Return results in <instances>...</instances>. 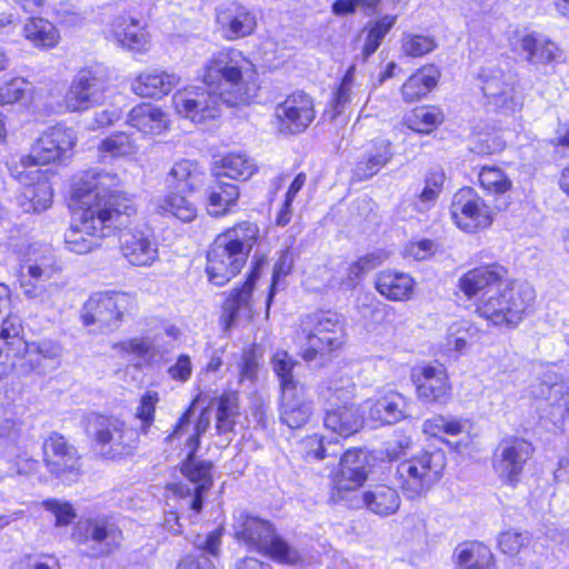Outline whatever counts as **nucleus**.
<instances>
[{
  "instance_id": "obj_1",
  "label": "nucleus",
  "mask_w": 569,
  "mask_h": 569,
  "mask_svg": "<svg viewBox=\"0 0 569 569\" xmlns=\"http://www.w3.org/2000/svg\"><path fill=\"white\" fill-rule=\"evenodd\" d=\"M202 82L204 87L184 88L172 97L177 113L197 123L219 117L222 106L250 103L259 89L254 64L236 49L213 53L203 66Z\"/></svg>"
},
{
  "instance_id": "obj_2",
  "label": "nucleus",
  "mask_w": 569,
  "mask_h": 569,
  "mask_svg": "<svg viewBox=\"0 0 569 569\" xmlns=\"http://www.w3.org/2000/svg\"><path fill=\"white\" fill-rule=\"evenodd\" d=\"M120 178L109 172L90 170L72 192L76 223L64 233L66 248L86 254L101 246V239L111 236L126 223L124 217L134 208L118 188Z\"/></svg>"
},
{
  "instance_id": "obj_3",
  "label": "nucleus",
  "mask_w": 569,
  "mask_h": 569,
  "mask_svg": "<svg viewBox=\"0 0 569 569\" xmlns=\"http://www.w3.org/2000/svg\"><path fill=\"white\" fill-rule=\"evenodd\" d=\"M259 238V227L242 221L220 233L207 254V274L211 283L224 286L248 260Z\"/></svg>"
},
{
  "instance_id": "obj_4",
  "label": "nucleus",
  "mask_w": 569,
  "mask_h": 569,
  "mask_svg": "<svg viewBox=\"0 0 569 569\" xmlns=\"http://www.w3.org/2000/svg\"><path fill=\"white\" fill-rule=\"evenodd\" d=\"M535 298L531 284L512 281L502 290L482 299L476 312L493 326L516 328L531 308Z\"/></svg>"
},
{
  "instance_id": "obj_5",
  "label": "nucleus",
  "mask_w": 569,
  "mask_h": 569,
  "mask_svg": "<svg viewBox=\"0 0 569 569\" xmlns=\"http://www.w3.org/2000/svg\"><path fill=\"white\" fill-rule=\"evenodd\" d=\"M233 528L238 540L276 561L292 565L300 559L299 552L280 538L267 520L240 512Z\"/></svg>"
},
{
  "instance_id": "obj_6",
  "label": "nucleus",
  "mask_w": 569,
  "mask_h": 569,
  "mask_svg": "<svg viewBox=\"0 0 569 569\" xmlns=\"http://www.w3.org/2000/svg\"><path fill=\"white\" fill-rule=\"evenodd\" d=\"M86 431L94 448L108 459L131 455L138 443L137 431L114 416L89 415Z\"/></svg>"
},
{
  "instance_id": "obj_7",
  "label": "nucleus",
  "mask_w": 569,
  "mask_h": 569,
  "mask_svg": "<svg viewBox=\"0 0 569 569\" xmlns=\"http://www.w3.org/2000/svg\"><path fill=\"white\" fill-rule=\"evenodd\" d=\"M446 466V456L441 450L422 451L401 461L396 478L408 499L425 496L437 483Z\"/></svg>"
},
{
  "instance_id": "obj_8",
  "label": "nucleus",
  "mask_w": 569,
  "mask_h": 569,
  "mask_svg": "<svg viewBox=\"0 0 569 569\" xmlns=\"http://www.w3.org/2000/svg\"><path fill=\"white\" fill-rule=\"evenodd\" d=\"M71 538L89 558H103L113 553L123 540V533L113 519L106 515L82 517L73 527Z\"/></svg>"
},
{
  "instance_id": "obj_9",
  "label": "nucleus",
  "mask_w": 569,
  "mask_h": 569,
  "mask_svg": "<svg viewBox=\"0 0 569 569\" xmlns=\"http://www.w3.org/2000/svg\"><path fill=\"white\" fill-rule=\"evenodd\" d=\"M343 326L339 315L333 312L316 313L305 321L301 340L302 358L307 361L316 359L318 355H327L343 345Z\"/></svg>"
},
{
  "instance_id": "obj_10",
  "label": "nucleus",
  "mask_w": 569,
  "mask_h": 569,
  "mask_svg": "<svg viewBox=\"0 0 569 569\" xmlns=\"http://www.w3.org/2000/svg\"><path fill=\"white\" fill-rule=\"evenodd\" d=\"M132 305V297L126 292H97L82 306L80 318L86 327L97 326L100 332L113 331Z\"/></svg>"
},
{
  "instance_id": "obj_11",
  "label": "nucleus",
  "mask_w": 569,
  "mask_h": 569,
  "mask_svg": "<svg viewBox=\"0 0 569 569\" xmlns=\"http://www.w3.org/2000/svg\"><path fill=\"white\" fill-rule=\"evenodd\" d=\"M479 78L481 90L488 103L506 112H513L522 106V94L518 89V76L496 66L481 68Z\"/></svg>"
},
{
  "instance_id": "obj_12",
  "label": "nucleus",
  "mask_w": 569,
  "mask_h": 569,
  "mask_svg": "<svg viewBox=\"0 0 569 569\" xmlns=\"http://www.w3.org/2000/svg\"><path fill=\"white\" fill-rule=\"evenodd\" d=\"M76 144L74 132L63 126L48 128L31 147L30 154L21 158V168H38L69 157Z\"/></svg>"
},
{
  "instance_id": "obj_13",
  "label": "nucleus",
  "mask_w": 569,
  "mask_h": 569,
  "mask_svg": "<svg viewBox=\"0 0 569 569\" xmlns=\"http://www.w3.org/2000/svg\"><path fill=\"white\" fill-rule=\"evenodd\" d=\"M509 46L513 54L537 70L553 67L562 58L558 44L538 32H515L509 39Z\"/></svg>"
},
{
  "instance_id": "obj_14",
  "label": "nucleus",
  "mask_w": 569,
  "mask_h": 569,
  "mask_svg": "<svg viewBox=\"0 0 569 569\" xmlns=\"http://www.w3.org/2000/svg\"><path fill=\"white\" fill-rule=\"evenodd\" d=\"M450 212L457 227L467 232L488 228L493 221L492 209L472 188H462L455 193Z\"/></svg>"
},
{
  "instance_id": "obj_15",
  "label": "nucleus",
  "mask_w": 569,
  "mask_h": 569,
  "mask_svg": "<svg viewBox=\"0 0 569 569\" xmlns=\"http://www.w3.org/2000/svg\"><path fill=\"white\" fill-rule=\"evenodd\" d=\"M106 90L103 77L89 69L80 70L64 94V107L71 112L88 110L104 101Z\"/></svg>"
},
{
  "instance_id": "obj_16",
  "label": "nucleus",
  "mask_w": 569,
  "mask_h": 569,
  "mask_svg": "<svg viewBox=\"0 0 569 569\" xmlns=\"http://www.w3.org/2000/svg\"><path fill=\"white\" fill-rule=\"evenodd\" d=\"M369 456L361 449H348L340 458L339 471L333 477L337 499L347 500L358 492L369 475Z\"/></svg>"
},
{
  "instance_id": "obj_17",
  "label": "nucleus",
  "mask_w": 569,
  "mask_h": 569,
  "mask_svg": "<svg viewBox=\"0 0 569 569\" xmlns=\"http://www.w3.org/2000/svg\"><path fill=\"white\" fill-rule=\"evenodd\" d=\"M274 117L278 120V128L281 132L300 133L316 118L313 100L303 91H296L276 107Z\"/></svg>"
},
{
  "instance_id": "obj_18",
  "label": "nucleus",
  "mask_w": 569,
  "mask_h": 569,
  "mask_svg": "<svg viewBox=\"0 0 569 569\" xmlns=\"http://www.w3.org/2000/svg\"><path fill=\"white\" fill-rule=\"evenodd\" d=\"M181 473L196 487L193 491L182 485H174L173 489L180 497H190L189 507L196 513L202 509L203 493L207 492L213 482L211 470L212 463L206 460H198L196 452L188 449L187 457L181 465Z\"/></svg>"
},
{
  "instance_id": "obj_19",
  "label": "nucleus",
  "mask_w": 569,
  "mask_h": 569,
  "mask_svg": "<svg viewBox=\"0 0 569 569\" xmlns=\"http://www.w3.org/2000/svg\"><path fill=\"white\" fill-rule=\"evenodd\" d=\"M532 452L531 443L523 439L502 440L495 452L493 468L505 482L513 485Z\"/></svg>"
},
{
  "instance_id": "obj_20",
  "label": "nucleus",
  "mask_w": 569,
  "mask_h": 569,
  "mask_svg": "<svg viewBox=\"0 0 569 569\" xmlns=\"http://www.w3.org/2000/svg\"><path fill=\"white\" fill-rule=\"evenodd\" d=\"M43 460L50 473L62 481H73L80 470L77 449L62 436L51 435L43 442Z\"/></svg>"
},
{
  "instance_id": "obj_21",
  "label": "nucleus",
  "mask_w": 569,
  "mask_h": 569,
  "mask_svg": "<svg viewBox=\"0 0 569 569\" xmlns=\"http://www.w3.org/2000/svg\"><path fill=\"white\" fill-rule=\"evenodd\" d=\"M410 379L418 399L425 402H446L450 396L447 369L442 365H421L412 368Z\"/></svg>"
},
{
  "instance_id": "obj_22",
  "label": "nucleus",
  "mask_w": 569,
  "mask_h": 569,
  "mask_svg": "<svg viewBox=\"0 0 569 569\" xmlns=\"http://www.w3.org/2000/svg\"><path fill=\"white\" fill-rule=\"evenodd\" d=\"M120 251L132 266L150 267L159 260L158 242L149 229H131L120 236Z\"/></svg>"
},
{
  "instance_id": "obj_23",
  "label": "nucleus",
  "mask_w": 569,
  "mask_h": 569,
  "mask_svg": "<svg viewBox=\"0 0 569 569\" xmlns=\"http://www.w3.org/2000/svg\"><path fill=\"white\" fill-rule=\"evenodd\" d=\"M21 270L26 280L48 282L61 271V267L51 246L32 243L28 247Z\"/></svg>"
},
{
  "instance_id": "obj_24",
  "label": "nucleus",
  "mask_w": 569,
  "mask_h": 569,
  "mask_svg": "<svg viewBox=\"0 0 569 569\" xmlns=\"http://www.w3.org/2000/svg\"><path fill=\"white\" fill-rule=\"evenodd\" d=\"M217 22L228 40H236L254 31L257 17L247 6L231 1L217 10Z\"/></svg>"
},
{
  "instance_id": "obj_25",
  "label": "nucleus",
  "mask_w": 569,
  "mask_h": 569,
  "mask_svg": "<svg viewBox=\"0 0 569 569\" xmlns=\"http://www.w3.org/2000/svg\"><path fill=\"white\" fill-rule=\"evenodd\" d=\"M369 419L380 425H393L409 417V401L400 392L388 390L365 401Z\"/></svg>"
},
{
  "instance_id": "obj_26",
  "label": "nucleus",
  "mask_w": 569,
  "mask_h": 569,
  "mask_svg": "<svg viewBox=\"0 0 569 569\" xmlns=\"http://www.w3.org/2000/svg\"><path fill=\"white\" fill-rule=\"evenodd\" d=\"M12 176L26 186L24 197L31 202L33 211H42L50 207L52 201V191L46 179L44 172L39 168H11Z\"/></svg>"
},
{
  "instance_id": "obj_27",
  "label": "nucleus",
  "mask_w": 569,
  "mask_h": 569,
  "mask_svg": "<svg viewBox=\"0 0 569 569\" xmlns=\"http://www.w3.org/2000/svg\"><path fill=\"white\" fill-rule=\"evenodd\" d=\"M264 260H258L241 288L232 290L223 305L222 320L229 328L240 316H250L251 295L254 281L259 277V270Z\"/></svg>"
},
{
  "instance_id": "obj_28",
  "label": "nucleus",
  "mask_w": 569,
  "mask_h": 569,
  "mask_svg": "<svg viewBox=\"0 0 569 569\" xmlns=\"http://www.w3.org/2000/svg\"><path fill=\"white\" fill-rule=\"evenodd\" d=\"M312 415V402L306 397V388L281 392L280 418L289 428L305 426Z\"/></svg>"
},
{
  "instance_id": "obj_29",
  "label": "nucleus",
  "mask_w": 569,
  "mask_h": 569,
  "mask_svg": "<svg viewBox=\"0 0 569 569\" xmlns=\"http://www.w3.org/2000/svg\"><path fill=\"white\" fill-rule=\"evenodd\" d=\"M393 157L391 143L387 139H376L359 159L353 169L357 180H368L387 166Z\"/></svg>"
},
{
  "instance_id": "obj_30",
  "label": "nucleus",
  "mask_w": 569,
  "mask_h": 569,
  "mask_svg": "<svg viewBox=\"0 0 569 569\" xmlns=\"http://www.w3.org/2000/svg\"><path fill=\"white\" fill-rule=\"evenodd\" d=\"M180 82V77L166 71H147L140 73L132 82V91L146 98H161Z\"/></svg>"
},
{
  "instance_id": "obj_31",
  "label": "nucleus",
  "mask_w": 569,
  "mask_h": 569,
  "mask_svg": "<svg viewBox=\"0 0 569 569\" xmlns=\"http://www.w3.org/2000/svg\"><path fill=\"white\" fill-rule=\"evenodd\" d=\"M506 274L507 270L500 264L481 266L462 274L459 279V288L467 297L472 298L486 288L500 282Z\"/></svg>"
},
{
  "instance_id": "obj_32",
  "label": "nucleus",
  "mask_w": 569,
  "mask_h": 569,
  "mask_svg": "<svg viewBox=\"0 0 569 569\" xmlns=\"http://www.w3.org/2000/svg\"><path fill=\"white\" fill-rule=\"evenodd\" d=\"M377 291L391 301H407L415 290L413 279L406 272L383 270L376 278Z\"/></svg>"
},
{
  "instance_id": "obj_33",
  "label": "nucleus",
  "mask_w": 569,
  "mask_h": 569,
  "mask_svg": "<svg viewBox=\"0 0 569 569\" xmlns=\"http://www.w3.org/2000/svg\"><path fill=\"white\" fill-rule=\"evenodd\" d=\"M191 413L192 406L180 417L173 431L166 438V441L173 442L184 437L186 448L191 449V452H197L200 446V437L208 430L211 417L208 410H203L194 426H191Z\"/></svg>"
},
{
  "instance_id": "obj_34",
  "label": "nucleus",
  "mask_w": 569,
  "mask_h": 569,
  "mask_svg": "<svg viewBox=\"0 0 569 569\" xmlns=\"http://www.w3.org/2000/svg\"><path fill=\"white\" fill-rule=\"evenodd\" d=\"M128 123L144 134H160L168 126L164 112L150 103H140L128 114Z\"/></svg>"
},
{
  "instance_id": "obj_35",
  "label": "nucleus",
  "mask_w": 569,
  "mask_h": 569,
  "mask_svg": "<svg viewBox=\"0 0 569 569\" xmlns=\"http://www.w3.org/2000/svg\"><path fill=\"white\" fill-rule=\"evenodd\" d=\"M359 502H362L371 512L388 517L398 511L401 500L396 489L387 485H377L366 490Z\"/></svg>"
},
{
  "instance_id": "obj_36",
  "label": "nucleus",
  "mask_w": 569,
  "mask_h": 569,
  "mask_svg": "<svg viewBox=\"0 0 569 569\" xmlns=\"http://www.w3.org/2000/svg\"><path fill=\"white\" fill-rule=\"evenodd\" d=\"M362 421L359 409L353 405L330 409L323 419L326 429L340 437H349L358 432L362 427Z\"/></svg>"
},
{
  "instance_id": "obj_37",
  "label": "nucleus",
  "mask_w": 569,
  "mask_h": 569,
  "mask_svg": "<svg viewBox=\"0 0 569 569\" xmlns=\"http://www.w3.org/2000/svg\"><path fill=\"white\" fill-rule=\"evenodd\" d=\"M112 37L123 48L142 52L148 49L147 33L139 26V22L129 17H119L112 23Z\"/></svg>"
},
{
  "instance_id": "obj_38",
  "label": "nucleus",
  "mask_w": 569,
  "mask_h": 569,
  "mask_svg": "<svg viewBox=\"0 0 569 569\" xmlns=\"http://www.w3.org/2000/svg\"><path fill=\"white\" fill-rule=\"evenodd\" d=\"M539 396L549 408L548 417L556 425L569 412V381L559 380L553 383H542Z\"/></svg>"
},
{
  "instance_id": "obj_39",
  "label": "nucleus",
  "mask_w": 569,
  "mask_h": 569,
  "mask_svg": "<svg viewBox=\"0 0 569 569\" xmlns=\"http://www.w3.org/2000/svg\"><path fill=\"white\" fill-rule=\"evenodd\" d=\"M169 178L174 190L193 192L203 184L204 171L196 161L183 159L172 166Z\"/></svg>"
},
{
  "instance_id": "obj_40",
  "label": "nucleus",
  "mask_w": 569,
  "mask_h": 569,
  "mask_svg": "<svg viewBox=\"0 0 569 569\" xmlns=\"http://www.w3.org/2000/svg\"><path fill=\"white\" fill-rule=\"evenodd\" d=\"M440 72L435 66H425L402 84V97L407 102H415L426 97L438 83Z\"/></svg>"
},
{
  "instance_id": "obj_41",
  "label": "nucleus",
  "mask_w": 569,
  "mask_h": 569,
  "mask_svg": "<svg viewBox=\"0 0 569 569\" xmlns=\"http://www.w3.org/2000/svg\"><path fill=\"white\" fill-rule=\"evenodd\" d=\"M181 191H171L156 202V211L161 216H172L182 222L192 221L198 213L196 204Z\"/></svg>"
},
{
  "instance_id": "obj_42",
  "label": "nucleus",
  "mask_w": 569,
  "mask_h": 569,
  "mask_svg": "<svg viewBox=\"0 0 569 569\" xmlns=\"http://www.w3.org/2000/svg\"><path fill=\"white\" fill-rule=\"evenodd\" d=\"M21 289L23 296L37 306L43 309H54L59 302L62 286L58 282H37L21 279Z\"/></svg>"
},
{
  "instance_id": "obj_43",
  "label": "nucleus",
  "mask_w": 569,
  "mask_h": 569,
  "mask_svg": "<svg viewBox=\"0 0 569 569\" xmlns=\"http://www.w3.org/2000/svg\"><path fill=\"white\" fill-rule=\"evenodd\" d=\"M397 21V13H386L377 17V19L366 24L363 29L366 38L362 47V56L365 60L378 50L385 37L391 31Z\"/></svg>"
},
{
  "instance_id": "obj_44",
  "label": "nucleus",
  "mask_w": 569,
  "mask_h": 569,
  "mask_svg": "<svg viewBox=\"0 0 569 569\" xmlns=\"http://www.w3.org/2000/svg\"><path fill=\"white\" fill-rule=\"evenodd\" d=\"M498 546L505 555L519 556L520 559L530 567L540 565V559L531 557L532 548L530 538L527 533L517 531H505L498 538Z\"/></svg>"
},
{
  "instance_id": "obj_45",
  "label": "nucleus",
  "mask_w": 569,
  "mask_h": 569,
  "mask_svg": "<svg viewBox=\"0 0 569 569\" xmlns=\"http://www.w3.org/2000/svg\"><path fill=\"white\" fill-rule=\"evenodd\" d=\"M256 170V164L246 153H228L217 160L213 172L217 177H228L231 179H248Z\"/></svg>"
},
{
  "instance_id": "obj_46",
  "label": "nucleus",
  "mask_w": 569,
  "mask_h": 569,
  "mask_svg": "<svg viewBox=\"0 0 569 569\" xmlns=\"http://www.w3.org/2000/svg\"><path fill=\"white\" fill-rule=\"evenodd\" d=\"M271 366L279 380L281 392L305 387L295 375V369L300 366V362L287 351H276L271 358Z\"/></svg>"
},
{
  "instance_id": "obj_47",
  "label": "nucleus",
  "mask_w": 569,
  "mask_h": 569,
  "mask_svg": "<svg viewBox=\"0 0 569 569\" xmlns=\"http://www.w3.org/2000/svg\"><path fill=\"white\" fill-rule=\"evenodd\" d=\"M23 34L39 48H53L59 41L57 28L48 20L42 18H30L24 27Z\"/></svg>"
},
{
  "instance_id": "obj_48",
  "label": "nucleus",
  "mask_w": 569,
  "mask_h": 569,
  "mask_svg": "<svg viewBox=\"0 0 569 569\" xmlns=\"http://www.w3.org/2000/svg\"><path fill=\"white\" fill-rule=\"evenodd\" d=\"M239 189L233 183H219L212 187L209 193V213L211 216H222L233 207L239 199Z\"/></svg>"
},
{
  "instance_id": "obj_49",
  "label": "nucleus",
  "mask_w": 569,
  "mask_h": 569,
  "mask_svg": "<svg viewBox=\"0 0 569 569\" xmlns=\"http://www.w3.org/2000/svg\"><path fill=\"white\" fill-rule=\"evenodd\" d=\"M238 396L229 392L221 395L217 400V422L218 433H229L233 430L234 419L238 416Z\"/></svg>"
},
{
  "instance_id": "obj_50",
  "label": "nucleus",
  "mask_w": 569,
  "mask_h": 569,
  "mask_svg": "<svg viewBox=\"0 0 569 569\" xmlns=\"http://www.w3.org/2000/svg\"><path fill=\"white\" fill-rule=\"evenodd\" d=\"M422 429L425 433L432 437H456L468 430V421L440 415L426 420Z\"/></svg>"
},
{
  "instance_id": "obj_51",
  "label": "nucleus",
  "mask_w": 569,
  "mask_h": 569,
  "mask_svg": "<svg viewBox=\"0 0 569 569\" xmlns=\"http://www.w3.org/2000/svg\"><path fill=\"white\" fill-rule=\"evenodd\" d=\"M98 150L103 158H118L134 154L137 148L127 133L118 132L103 139Z\"/></svg>"
},
{
  "instance_id": "obj_52",
  "label": "nucleus",
  "mask_w": 569,
  "mask_h": 569,
  "mask_svg": "<svg viewBox=\"0 0 569 569\" xmlns=\"http://www.w3.org/2000/svg\"><path fill=\"white\" fill-rule=\"evenodd\" d=\"M442 121V114L435 107L417 108L412 114L407 118L409 128L417 132H430Z\"/></svg>"
},
{
  "instance_id": "obj_53",
  "label": "nucleus",
  "mask_w": 569,
  "mask_h": 569,
  "mask_svg": "<svg viewBox=\"0 0 569 569\" xmlns=\"http://www.w3.org/2000/svg\"><path fill=\"white\" fill-rule=\"evenodd\" d=\"M445 173L441 170L431 171L426 178V186L419 194L417 208L425 212L435 206L443 186Z\"/></svg>"
},
{
  "instance_id": "obj_54",
  "label": "nucleus",
  "mask_w": 569,
  "mask_h": 569,
  "mask_svg": "<svg viewBox=\"0 0 569 569\" xmlns=\"http://www.w3.org/2000/svg\"><path fill=\"white\" fill-rule=\"evenodd\" d=\"M126 356H132L142 362H150L156 357V347L148 338H132L116 346Z\"/></svg>"
},
{
  "instance_id": "obj_55",
  "label": "nucleus",
  "mask_w": 569,
  "mask_h": 569,
  "mask_svg": "<svg viewBox=\"0 0 569 569\" xmlns=\"http://www.w3.org/2000/svg\"><path fill=\"white\" fill-rule=\"evenodd\" d=\"M458 563L462 569H485L491 559V552L481 545H471L459 549Z\"/></svg>"
},
{
  "instance_id": "obj_56",
  "label": "nucleus",
  "mask_w": 569,
  "mask_h": 569,
  "mask_svg": "<svg viewBox=\"0 0 569 569\" xmlns=\"http://www.w3.org/2000/svg\"><path fill=\"white\" fill-rule=\"evenodd\" d=\"M478 177L481 187L491 193H505L511 188V180L497 167H482Z\"/></svg>"
},
{
  "instance_id": "obj_57",
  "label": "nucleus",
  "mask_w": 569,
  "mask_h": 569,
  "mask_svg": "<svg viewBox=\"0 0 569 569\" xmlns=\"http://www.w3.org/2000/svg\"><path fill=\"white\" fill-rule=\"evenodd\" d=\"M437 47L433 38L423 34L403 33L401 39L402 52L408 57H422Z\"/></svg>"
},
{
  "instance_id": "obj_58",
  "label": "nucleus",
  "mask_w": 569,
  "mask_h": 569,
  "mask_svg": "<svg viewBox=\"0 0 569 569\" xmlns=\"http://www.w3.org/2000/svg\"><path fill=\"white\" fill-rule=\"evenodd\" d=\"M160 398L156 391H147L142 395L140 403L136 409L134 417L140 420V430L147 435L154 421L156 407Z\"/></svg>"
},
{
  "instance_id": "obj_59",
  "label": "nucleus",
  "mask_w": 569,
  "mask_h": 569,
  "mask_svg": "<svg viewBox=\"0 0 569 569\" xmlns=\"http://www.w3.org/2000/svg\"><path fill=\"white\" fill-rule=\"evenodd\" d=\"M352 72L353 67H351L346 76L343 77L340 87L335 92L333 99L331 101L332 114L331 119H335L342 112H345L346 108L352 102L355 98V91L352 88Z\"/></svg>"
},
{
  "instance_id": "obj_60",
  "label": "nucleus",
  "mask_w": 569,
  "mask_h": 569,
  "mask_svg": "<svg viewBox=\"0 0 569 569\" xmlns=\"http://www.w3.org/2000/svg\"><path fill=\"white\" fill-rule=\"evenodd\" d=\"M62 355V347L52 340H42L36 343H32L28 349V358L31 362L32 369L37 370L39 373L43 372L38 362V357L43 359H58Z\"/></svg>"
},
{
  "instance_id": "obj_61",
  "label": "nucleus",
  "mask_w": 569,
  "mask_h": 569,
  "mask_svg": "<svg viewBox=\"0 0 569 569\" xmlns=\"http://www.w3.org/2000/svg\"><path fill=\"white\" fill-rule=\"evenodd\" d=\"M46 510L56 518V526L64 527L70 525L77 517V512L68 501L48 499L42 502Z\"/></svg>"
},
{
  "instance_id": "obj_62",
  "label": "nucleus",
  "mask_w": 569,
  "mask_h": 569,
  "mask_svg": "<svg viewBox=\"0 0 569 569\" xmlns=\"http://www.w3.org/2000/svg\"><path fill=\"white\" fill-rule=\"evenodd\" d=\"M470 329L471 325L468 320H459L450 325L447 333V347L459 352L463 351Z\"/></svg>"
},
{
  "instance_id": "obj_63",
  "label": "nucleus",
  "mask_w": 569,
  "mask_h": 569,
  "mask_svg": "<svg viewBox=\"0 0 569 569\" xmlns=\"http://www.w3.org/2000/svg\"><path fill=\"white\" fill-rule=\"evenodd\" d=\"M293 266V254L289 249L282 250L273 267L272 282L270 292L267 299V307L269 308L270 301L274 295V289L278 286L279 280L290 273Z\"/></svg>"
},
{
  "instance_id": "obj_64",
  "label": "nucleus",
  "mask_w": 569,
  "mask_h": 569,
  "mask_svg": "<svg viewBox=\"0 0 569 569\" xmlns=\"http://www.w3.org/2000/svg\"><path fill=\"white\" fill-rule=\"evenodd\" d=\"M302 447L305 449L306 459L308 460H322L327 457H336L337 452H328V448L326 447V439L322 436L313 435L307 437L302 441Z\"/></svg>"
}]
</instances>
